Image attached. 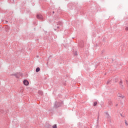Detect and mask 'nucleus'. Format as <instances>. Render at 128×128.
<instances>
[{
    "instance_id": "5",
    "label": "nucleus",
    "mask_w": 128,
    "mask_h": 128,
    "mask_svg": "<svg viewBox=\"0 0 128 128\" xmlns=\"http://www.w3.org/2000/svg\"><path fill=\"white\" fill-rule=\"evenodd\" d=\"M106 114L107 116H106V118H107L108 120V122H110L111 120H112V119L110 118V114H108V112H106Z\"/></svg>"
},
{
    "instance_id": "24",
    "label": "nucleus",
    "mask_w": 128,
    "mask_h": 128,
    "mask_svg": "<svg viewBox=\"0 0 128 128\" xmlns=\"http://www.w3.org/2000/svg\"><path fill=\"white\" fill-rule=\"evenodd\" d=\"M126 30H128V27L126 28Z\"/></svg>"
},
{
    "instance_id": "18",
    "label": "nucleus",
    "mask_w": 128,
    "mask_h": 128,
    "mask_svg": "<svg viewBox=\"0 0 128 128\" xmlns=\"http://www.w3.org/2000/svg\"><path fill=\"white\" fill-rule=\"evenodd\" d=\"M74 54L75 56H78V52H74Z\"/></svg>"
},
{
    "instance_id": "1",
    "label": "nucleus",
    "mask_w": 128,
    "mask_h": 128,
    "mask_svg": "<svg viewBox=\"0 0 128 128\" xmlns=\"http://www.w3.org/2000/svg\"><path fill=\"white\" fill-rule=\"evenodd\" d=\"M62 26V22L60 21L54 24L53 25L54 30H58V28H60V26Z\"/></svg>"
},
{
    "instance_id": "10",
    "label": "nucleus",
    "mask_w": 128,
    "mask_h": 128,
    "mask_svg": "<svg viewBox=\"0 0 128 128\" xmlns=\"http://www.w3.org/2000/svg\"><path fill=\"white\" fill-rule=\"evenodd\" d=\"M45 126L46 128H52V125H50V124H46Z\"/></svg>"
},
{
    "instance_id": "25",
    "label": "nucleus",
    "mask_w": 128,
    "mask_h": 128,
    "mask_svg": "<svg viewBox=\"0 0 128 128\" xmlns=\"http://www.w3.org/2000/svg\"><path fill=\"white\" fill-rule=\"evenodd\" d=\"M12 0V2H11L12 4L14 3V0Z\"/></svg>"
},
{
    "instance_id": "22",
    "label": "nucleus",
    "mask_w": 128,
    "mask_h": 128,
    "mask_svg": "<svg viewBox=\"0 0 128 128\" xmlns=\"http://www.w3.org/2000/svg\"><path fill=\"white\" fill-rule=\"evenodd\" d=\"M126 84H127V86L128 87V80H126Z\"/></svg>"
},
{
    "instance_id": "29",
    "label": "nucleus",
    "mask_w": 128,
    "mask_h": 128,
    "mask_svg": "<svg viewBox=\"0 0 128 128\" xmlns=\"http://www.w3.org/2000/svg\"><path fill=\"white\" fill-rule=\"evenodd\" d=\"M34 24H36V23H35L34 22Z\"/></svg>"
},
{
    "instance_id": "4",
    "label": "nucleus",
    "mask_w": 128,
    "mask_h": 128,
    "mask_svg": "<svg viewBox=\"0 0 128 128\" xmlns=\"http://www.w3.org/2000/svg\"><path fill=\"white\" fill-rule=\"evenodd\" d=\"M36 18H38V20H44V17L40 14H37Z\"/></svg>"
},
{
    "instance_id": "31",
    "label": "nucleus",
    "mask_w": 128,
    "mask_h": 128,
    "mask_svg": "<svg viewBox=\"0 0 128 128\" xmlns=\"http://www.w3.org/2000/svg\"><path fill=\"white\" fill-rule=\"evenodd\" d=\"M106 74H105L104 75L106 76Z\"/></svg>"
},
{
    "instance_id": "8",
    "label": "nucleus",
    "mask_w": 128,
    "mask_h": 128,
    "mask_svg": "<svg viewBox=\"0 0 128 128\" xmlns=\"http://www.w3.org/2000/svg\"><path fill=\"white\" fill-rule=\"evenodd\" d=\"M5 30H6V32H8V30H10V26L8 25H6L4 26Z\"/></svg>"
},
{
    "instance_id": "23",
    "label": "nucleus",
    "mask_w": 128,
    "mask_h": 128,
    "mask_svg": "<svg viewBox=\"0 0 128 128\" xmlns=\"http://www.w3.org/2000/svg\"><path fill=\"white\" fill-rule=\"evenodd\" d=\"M100 118V114H98V118Z\"/></svg>"
},
{
    "instance_id": "26",
    "label": "nucleus",
    "mask_w": 128,
    "mask_h": 128,
    "mask_svg": "<svg viewBox=\"0 0 128 128\" xmlns=\"http://www.w3.org/2000/svg\"><path fill=\"white\" fill-rule=\"evenodd\" d=\"M52 14H54V11H52Z\"/></svg>"
},
{
    "instance_id": "7",
    "label": "nucleus",
    "mask_w": 128,
    "mask_h": 128,
    "mask_svg": "<svg viewBox=\"0 0 128 128\" xmlns=\"http://www.w3.org/2000/svg\"><path fill=\"white\" fill-rule=\"evenodd\" d=\"M23 84H24V86H28V84H30V82L26 80H24L23 81Z\"/></svg>"
},
{
    "instance_id": "19",
    "label": "nucleus",
    "mask_w": 128,
    "mask_h": 128,
    "mask_svg": "<svg viewBox=\"0 0 128 128\" xmlns=\"http://www.w3.org/2000/svg\"><path fill=\"white\" fill-rule=\"evenodd\" d=\"M121 96H122V94H118V98H120Z\"/></svg>"
},
{
    "instance_id": "2",
    "label": "nucleus",
    "mask_w": 128,
    "mask_h": 128,
    "mask_svg": "<svg viewBox=\"0 0 128 128\" xmlns=\"http://www.w3.org/2000/svg\"><path fill=\"white\" fill-rule=\"evenodd\" d=\"M62 104H64V102H56L54 104V108H58L62 106Z\"/></svg>"
},
{
    "instance_id": "11",
    "label": "nucleus",
    "mask_w": 128,
    "mask_h": 128,
    "mask_svg": "<svg viewBox=\"0 0 128 128\" xmlns=\"http://www.w3.org/2000/svg\"><path fill=\"white\" fill-rule=\"evenodd\" d=\"M38 94H40V96H42L44 94V92H42V90H39L38 92Z\"/></svg>"
},
{
    "instance_id": "20",
    "label": "nucleus",
    "mask_w": 128,
    "mask_h": 128,
    "mask_svg": "<svg viewBox=\"0 0 128 128\" xmlns=\"http://www.w3.org/2000/svg\"><path fill=\"white\" fill-rule=\"evenodd\" d=\"M120 98H124V96L122 95Z\"/></svg>"
},
{
    "instance_id": "21",
    "label": "nucleus",
    "mask_w": 128,
    "mask_h": 128,
    "mask_svg": "<svg viewBox=\"0 0 128 128\" xmlns=\"http://www.w3.org/2000/svg\"><path fill=\"white\" fill-rule=\"evenodd\" d=\"M120 114L122 118H124V116H123L122 114Z\"/></svg>"
},
{
    "instance_id": "13",
    "label": "nucleus",
    "mask_w": 128,
    "mask_h": 128,
    "mask_svg": "<svg viewBox=\"0 0 128 128\" xmlns=\"http://www.w3.org/2000/svg\"><path fill=\"white\" fill-rule=\"evenodd\" d=\"M108 104L109 106H112V101L110 100H109L108 102Z\"/></svg>"
},
{
    "instance_id": "15",
    "label": "nucleus",
    "mask_w": 128,
    "mask_h": 128,
    "mask_svg": "<svg viewBox=\"0 0 128 128\" xmlns=\"http://www.w3.org/2000/svg\"><path fill=\"white\" fill-rule=\"evenodd\" d=\"M96 104H98L97 102H94V106H96Z\"/></svg>"
},
{
    "instance_id": "6",
    "label": "nucleus",
    "mask_w": 128,
    "mask_h": 128,
    "mask_svg": "<svg viewBox=\"0 0 128 128\" xmlns=\"http://www.w3.org/2000/svg\"><path fill=\"white\" fill-rule=\"evenodd\" d=\"M84 42L83 40H81L80 42L79 46H80V48H84Z\"/></svg>"
},
{
    "instance_id": "30",
    "label": "nucleus",
    "mask_w": 128,
    "mask_h": 128,
    "mask_svg": "<svg viewBox=\"0 0 128 128\" xmlns=\"http://www.w3.org/2000/svg\"><path fill=\"white\" fill-rule=\"evenodd\" d=\"M37 58H38V56H37Z\"/></svg>"
},
{
    "instance_id": "17",
    "label": "nucleus",
    "mask_w": 128,
    "mask_h": 128,
    "mask_svg": "<svg viewBox=\"0 0 128 128\" xmlns=\"http://www.w3.org/2000/svg\"><path fill=\"white\" fill-rule=\"evenodd\" d=\"M124 122H125V124L126 126H128V121H126V120H125Z\"/></svg>"
},
{
    "instance_id": "9",
    "label": "nucleus",
    "mask_w": 128,
    "mask_h": 128,
    "mask_svg": "<svg viewBox=\"0 0 128 128\" xmlns=\"http://www.w3.org/2000/svg\"><path fill=\"white\" fill-rule=\"evenodd\" d=\"M119 84L120 85V86L121 88H122V90H124V85H122V80H120Z\"/></svg>"
},
{
    "instance_id": "16",
    "label": "nucleus",
    "mask_w": 128,
    "mask_h": 128,
    "mask_svg": "<svg viewBox=\"0 0 128 128\" xmlns=\"http://www.w3.org/2000/svg\"><path fill=\"white\" fill-rule=\"evenodd\" d=\"M52 128H58L57 126H56V124H54L52 126Z\"/></svg>"
},
{
    "instance_id": "14",
    "label": "nucleus",
    "mask_w": 128,
    "mask_h": 128,
    "mask_svg": "<svg viewBox=\"0 0 128 128\" xmlns=\"http://www.w3.org/2000/svg\"><path fill=\"white\" fill-rule=\"evenodd\" d=\"M111 82H112V80H108L106 82V84H110Z\"/></svg>"
},
{
    "instance_id": "28",
    "label": "nucleus",
    "mask_w": 128,
    "mask_h": 128,
    "mask_svg": "<svg viewBox=\"0 0 128 128\" xmlns=\"http://www.w3.org/2000/svg\"><path fill=\"white\" fill-rule=\"evenodd\" d=\"M116 106H118V104H116Z\"/></svg>"
},
{
    "instance_id": "12",
    "label": "nucleus",
    "mask_w": 128,
    "mask_h": 128,
    "mask_svg": "<svg viewBox=\"0 0 128 128\" xmlns=\"http://www.w3.org/2000/svg\"><path fill=\"white\" fill-rule=\"evenodd\" d=\"M40 68L39 67H38L36 68V72H40Z\"/></svg>"
},
{
    "instance_id": "27",
    "label": "nucleus",
    "mask_w": 128,
    "mask_h": 128,
    "mask_svg": "<svg viewBox=\"0 0 128 128\" xmlns=\"http://www.w3.org/2000/svg\"><path fill=\"white\" fill-rule=\"evenodd\" d=\"M8 23V20L6 21V24Z\"/></svg>"
},
{
    "instance_id": "3",
    "label": "nucleus",
    "mask_w": 128,
    "mask_h": 128,
    "mask_svg": "<svg viewBox=\"0 0 128 128\" xmlns=\"http://www.w3.org/2000/svg\"><path fill=\"white\" fill-rule=\"evenodd\" d=\"M11 76H14L16 78H20V76H22V72H16L14 74H11Z\"/></svg>"
}]
</instances>
